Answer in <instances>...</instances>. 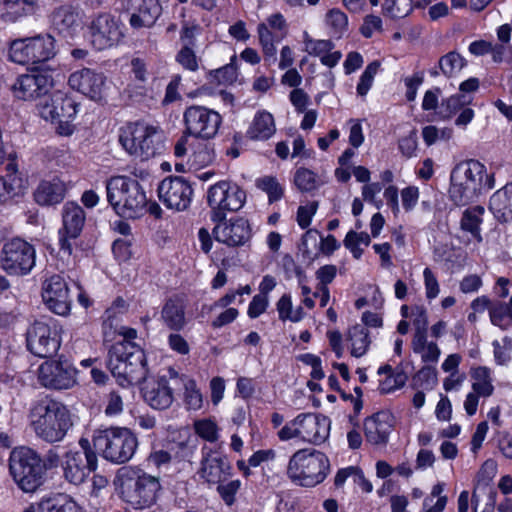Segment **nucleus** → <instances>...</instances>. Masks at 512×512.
<instances>
[{"label":"nucleus","mask_w":512,"mask_h":512,"mask_svg":"<svg viewBox=\"0 0 512 512\" xmlns=\"http://www.w3.org/2000/svg\"><path fill=\"white\" fill-rule=\"evenodd\" d=\"M42 298L55 314L65 316L70 312L71 298L66 281L60 275H53L43 283Z\"/></svg>","instance_id":"b1692460"},{"label":"nucleus","mask_w":512,"mask_h":512,"mask_svg":"<svg viewBox=\"0 0 512 512\" xmlns=\"http://www.w3.org/2000/svg\"><path fill=\"white\" fill-rule=\"evenodd\" d=\"M9 472L16 485L25 493L36 492L47 478L42 457L34 449L26 446L11 451Z\"/></svg>","instance_id":"20e7f679"},{"label":"nucleus","mask_w":512,"mask_h":512,"mask_svg":"<svg viewBox=\"0 0 512 512\" xmlns=\"http://www.w3.org/2000/svg\"><path fill=\"white\" fill-rule=\"evenodd\" d=\"M217 491L223 501L231 506L235 502V495L240 489L241 482L239 480H232L226 484H217Z\"/></svg>","instance_id":"5fc2aeb1"},{"label":"nucleus","mask_w":512,"mask_h":512,"mask_svg":"<svg viewBox=\"0 0 512 512\" xmlns=\"http://www.w3.org/2000/svg\"><path fill=\"white\" fill-rule=\"evenodd\" d=\"M294 183L301 192H310L317 187L316 175L309 169L299 168L295 172Z\"/></svg>","instance_id":"37998d69"},{"label":"nucleus","mask_w":512,"mask_h":512,"mask_svg":"<svg viewBox=\"0 0 512 512\" xmlns=\"http://www.w3.org/2000/svg\"><path fill=\"white\" fill-rule=\"evenodd\" d=\"M185 402L187 407L192 410H198L202 407V394L196 388L194 380L190 379L185 382Z\"/></svg>","instance_id":"3c124183"},{"label":"nucleus","mask_w":512,"mask_h":512,"mask_svg":"<svg viewBox=\"0 0 512 512\" xmlns=\"http://www.w3.org/2000/svg\"><path fill=\"white\" fill-rule=\"evenodd\" d=\"M275 133L273 116L268 112L258 113L247 134L253 140H266Z\"/></svg>","instance_id":"f704fd0d"},{"label":"nucleus","mask_w":512,"mask_h":512,"mask_svg":"<svg viewBox=\"0 0 512 512\" xmlns=\"http://www.w3.org/2000/svg\"><path fill=\"white\" fill-rule=\"evenodd\" d=\"M426 297L428 299H434L439 294L438 281L430 268H425L423 272Z\"/></svg>","instance_id":"bf43d9fd"},{"label":"nucleus","mask_w":512,"mask_h":512,"mask_svg":"<svg viewBox=\"0 0 512 512\" xmlns=\"http://www.w3.org/2000/svg\"><path fill=\"white\" fill-rule=\"evenodd\" d=\"M35 265V249L28 242L14 238L4 244L0 267L9 275H26Z\"/></svg>","instance_id":"ddd939ff"},{"label":"nucleus","mask_w":512,"mask_h":512,"mask_svg":"<svg viewBox=\"0 0 512 512\" xmlns=\"http://www.w3.org/2000/svg\"><path fill=\"white\" fill-rule=\"evenodd\" d=\"M161 318L164 324L171 330L180 331L186 325L185 305L178 298H171L166 301L161 311Z\"/></svg>","instance_id":"473e14b6"},{"label":"nucleus","mask_w":512,"mask_h":512,"mask_svg":"<svg viewBox=\"0 0 512 512\" xmlns=\"http://www.w3.org/2000/svg\"><path fill=\"white\" fill-rule=\"evenodd\" d=\"M317 203L313 202L310 207L300 206L297 211V222L302 229L307 228L311 223L312 216L316 213Z\"/></svg>","instance_id":"69168bd1"},{"label":"nucleus","mask_w":512,"mask_h":512,"mask_svg":"<svg viewBox=\"0 0 512 512\" xmlns=\"http://www.w3.org/2000/svg\"><path fill=\"white\" fill-rule=\"evenodd\" d=\"M177 62L189 71H196L199 68L195 52L188 45H184L176 56Z\"/></svg>","instance_id":"864d4df0"},{"label":"nucleus","mask_w":512,"mask_h":512,"mask_svg":"<svg viewBox=\"0 0 512 512\" xmlns=\"http://www.w3.org/2000/svg\"><path fill=\"white\" fill-rule=\"evenodd\" d=\"M49 501V512H82L81 508L74 501H66L59 504L56 500L47 499Z\"/></svg>","instance_id":"774afa93"},{"label":"nucleus","mask_w":512,"mask_h":512,"mask_svg":"<svg viewBox=\"0 0 512 512\" xmlns=\"http://www.w3.org/2000/svg\"><path fill=\"white\" fill-rule=\"evenodd\" d=\"M379 67L380 63L378 61H373L367 65L357 85V93L359 96H365L368 93Z\"/></svg>","instance_id":"de8ad7c7"},{"label":"nucleus","mask_w":512,"mask_h":512,"mask_svg":"<svg viewBox=\"0 0 512 512\" xmlns=\"http://www.w3.org/2000/svg\"><path fill=\"white\" fill-rule=\"evenodd\" d=\"M55 54V39L50 34L14 40L9 49L10 59L22 65L46 62Z\"/></svg>","instance_id":"9d476101"},{"label":"nucleus","mask_w":512,"mask_h":512,"mask_svg":"<svg viewBox=\"0 0 512 512\" xmlns=\"http://www.w3.org/2000/svg\"><path fill=\"white\" fill-rule=\"evenodd\" d=\"M65 191V183L58 177H54L40 182L34 192V198L40 205H54L63 200Z\"/></svg>","instance_id":"7c9ffc66"},{"label":"nucleus","mask_w":512,"mask_h":512,"mask_svg":"<svg viewBox=\"0 0 512 512\" xmlns=\"http://www.w3.org/2000/svg\"><path fill=\"white\" fill-rule=\"evenodd\" d=\"M195 432L198 436L208 442H215L218 440V427L215 422L203 419L194 423Z\"/></svg>","instance_id":"8fccbe9b"},{"label":"nucleus","mask_w":512,"mask_h":512,"mask_svg":"<svg viewBox=\"0 0 512 512\" xmlns=\"http://www.w3.org/2000/svg\"><path fill=\"white\" fill-rule=\"evenodd\" d=\"M183 121L185 135L209 140L216 136L222 123V117L213 109L200 105H191L185 109Z\"/></svg>","instance_id":"f8f14e48"},{"label":"nucleus","mask_w":512,"mask_h":512,"mask_svg":"<svg viewBox=\"0 0 512 512\" xmlns=\"http://www.w3.org/2000/svg\"><path fill=\"white\" fill-rule=\"evenodd\" d=\"M257 187L267 193L270 202L278 201L283 196V189L275 177L258 179Z\"/></svg>","instance_id":"49530a36"},{"label":"nucleus","mask_w":512,"mask_h":512,"mask_svg":"<svg viewBox=\"0 0 512 512\" xmlns=\"http://www.w3.org/2000/svg\"><path fill=\"white\" fill-rule=\"evenodd\" d=\"M174 388L165 377L147 382L142 388L145 402L153 409L164 410L171 406L174 401Z\"/></svg>","instance_id":"cd10ccee"},{"label":"nucleus","mask_w":512,"mask_h":512,"mask_svg":"<svg viewBox=\"0 0 512 512\" xmlns=\"http://www.w3.org/2000/svg\"><path fill=\"white\" fill-rule=\"evenodd\" d=\"M327 456L317 450L301 449L290 458L287 475L303 487H314L324 481L329 471Z\"/></svg>","instance_id":"423d86ee"},{"label":"nucleus","mask_w":512,"mask_h":512,"mask_svg":"<svg viewBox=\"0 0 512 512\" xmlns=\"http://www.w3.org/2000/svg\"><path fill=\"white\" fill-rule=\"evenodd\" d=\"M36 0H0V17L7 21L34 12Z\"/></svg>","instance_id":"72a5a7b5"},{"label":"nucleus","mask_w":512,"mask_h":512,"mask_svg":"<svg viewBox=\"0 0 512 512\" xmlns=\"http://www.w3.org/2000/svg\"><path fill=\"white\" fill-rule=\"evenodd\" d=\"M93 446L107 461L124 464L133 457L138 440L128 428L110 427L94 432Z\"/></svg>","instance_id":"39448f33"},{"label":"nucleus","mask_w":512,"mask_h":512,"mask_svg":"<svg viewBox=\"0 0 512 512\" xmlns=\"http://www.w3.org/2000/svg\"><path fill=\"white\" fill-rule=\"evenodd\" d=\"M411 316L413 317V326L415 330H427L428 315L427 310L423 306H413Z\"/></svg>","instance_id":"e2e57ef3"},{"label":"nucleus","mask_w":512,"mask_h":512,"mask_svg":"<svg viewBox=\"0 0 512 512\" xmlns=\"http://www.w3.org/2000/svg\"><path fill=\"white\" fill-rule=\"evenodd\" d=\"M120 496L135 509L155 503L161 489L159 479L149 474L129 473L121 477Z\"/></svg>","instance_id":"6e6552de"},{"label":"nucleus","mask_w":512,"mask_h":512,"mask_svg":"<svg viewBox=\"0 0 512 512\" xmlns=\"http://www.w3.org/2000/svg\"><path fill=\"white\" fill-rule=\"evenodd\" d=\"M85 219V211L79 204L67 202L63 206V229L59 232V245L62 253L68 256L72 254V244L70 240L75 239L80 235Z\"/></svg>","instance_id":"6ab92c4d"},{"label":"nucleus","mask_w":512,"mask_h":512,"mask_svg":"<svg viewBox=\"0 0 512 512\" xmlns=\"http://www.w3.org/2000/svg\"><path fill=\"white\" fill-rule=\"evenodd\" d=\"M489 208L498 221L504 223L512 220V183L492 195Z\"/></svg>","instance_id":"2f4dec72"},{"label":"nucleus","mask_w":512,"mask_h":512,"mask_svg":"<svg viewBox=\"0 0 512 512\" xmlns=\"http://www.w3.org/2000/svg\"><path fill=\"white\" fill-rule=\"evenodd\" d=\"M490 320L505 330L512 324V311L506 303H497L490 308Z\"/></svg>","instance_id":"a19ab883"},{"label":"nucleus","mask_w":512,"mask_h":512,"mask_svg":"<svg viewBox=\"0 0 512 512\" xmlns=\"http://www.w3.org/2000/svg\"><path fill=\"white\" fill-rule=\"evenodd\" d=\"M215 150L211 144H202L193 153V162L199 167L210 165L215 160Z\"/></svg>","instance_id":"603ef678"},{"label":"nucleus","mask_w":512,"mask_h":512,"mask_svg":"<svg viewBox=\"0 0 512 512\" xmlns=\"http://www.w3.org/2000/svg\"><path fill=\"white\" fill-rule=\"evenodd\" d=\"M245 200V191L236 184L220 181L211 186L208 190L207 202L212 209V220H224L227 212L241 209Z\"/></svg>","instance_id":"9b49d317"},{"label":"nucleus","mask_w":512,"mask_h":512,"mask_svg":"<svg viewBox=\"0 0 512 512\" xmlns=\"http://www.w3.org/2000/svg\"><path fill=\"white\" fill-rule=\"evenodd\" d=\"M232 471L227 456L207 446L202 448L199 476L209 484H220L226 481Z\"/></svg>","instance_id":"aec40b11"},{"label":"nucleus","mask_w":512,"mask_h":512,"mask_svg":"<svg viewBox=\"0 0 512 512\" xmlns=\"http://www.w3.org/2000/svg\"><path fill=\"white\" fill-rule=\"evenodd\" d=\"M413 10V0H385L382 5L384 15L392 18H402Z\"/></svg>","instance_id":"58836bf2"},{"label":"nucleus","mask_w":512,"mask_h":512,"mask_svg":"<svg viewBox=\"0 0 512 512\" xmlns=\"http://www.w3.org/2000/svg\"><path fill=\"white\" fill-rule=\"evenodd\" d=\"M215 78L220 84L232 83L237 78V69L233 63L214 71Z\"/></svg>","instance_id":"680f3d73"},{"label":"nucleus","mask_w":512,"mask_h":512,"mask_svg":"<svg viewBox=\"0 0 512 512\" xmlns=\"http://www.w3.org/2000/svg\"><path fill=\"white\" fill-rule=\"evenodd\" d=\"M296 417L286 423L277 433L278 438L281 441H288L293 438H300V426L298 424H295Z\"/></svg>","instance_id":"338daca9"},{"label":"nucleus","mask_w":512,"mask_h":512,"mask_svg":"<svg viewBox=\"0 0 512 512\" xmlns=\"http://www.w3.org/2000/svg\"><path fill=\"white\" fill-rule=\"evenodd\" d=\"M483 213L484 208L482 206H475L466 209L460 221L461 229L469 232L477 242L482 241V236L480 234V225L482 223L481 216L483 215Z\"/></svg>","instance_id":"e433bc0d"},{"label":"nucleus","mask_w":512,"mask_h":512,"mask_svg":"<svg viewBox=\"0 0 512 512\" xmlns=\"http://www.w3.org/2000/svg\"><path fill=\"white\" fill-rule=\"evenodd\" d=\"M268 296L257 294L253 297L248 307V316L250 318H257L265 312L268 307Z\"/></svg>","instance_id":"13d9d810"},{"label":"nucleus","mask_w":512,"mask_h":512,"mask_svg":"<svg viewBox=\"0 0 512 512\" xmlns=\"http://www.w3.org/2000/svg\"><path fill=\"white\" fill-rule=\"evenodd\" d=\"M213 229L216 241L228 247H239L245 245L251 238L252 231L248 220L237 217L229 221L221 220Z\"/></svg>","instance_id":"5701e85b"},{"label":"nucleus","mask_w":512,"mask_h":512,"mask_svg":"<svg viewBox=\"0 0 512 512\" xmlns=\"http://www.w3.org/2000/svg\"><path fill=\"white\" fill-rule=\"evenodd\" d=\"M415 385L423 389H432L437 383V371L434 367L424 366L413 378Z\"/></svg>","instance_id":"09e8293b"},{"label":"nucleus","mask_w":512,"mask_h":512,"mask_svg":"<svg viewBox=\"0 0 512 512\" xmlns=\"http://www.w3.org/2000/svg\"><path fill=\"white\" fill-rule=\"evenodd\" d=\"M133 351L125 364L115 363L113 374L117 378L120 385H137L142 383L148 374L146 356L144 351L139 347H130Z\"/></svg>","instance_id":"4be33fe9"},{"label":"nucleus","mask_w":512,"mask_h":512,"mask_svg":"<svg viewBox=\"0 0 512 512\" xmlns=\"http://www.w3.org/2000/svg\"><path fill=\"white\" fill-rule=\"evenodd\" d=\"M28 350L35 356L47 358L60 348V337L53 322L35 321L27 330Z\"/></svg>","instance_id":"4468645a"},{"label":"nucleus","mask_w":512,"mask_h":512,"mask_svg":"<svg viewBox=\"0 0 512 512\" xmlns=\"http://www.w3.org/2000/svg\"><path fill=\"white\" fill-rule=\"evenodd\" d=\"M389 413L381 411L365 419L366 440L373 445H385L392 429Z\"/></svg>","instance_id":"c756f323"},{"label":"nucleus","mask_w":512,"mask_h":512,"mask_svg":"<svg viewBox=\"0 0 512 512\" xmlns=\"http://www.w3.org/2000/svg\"><path fill=\"white\" fill-rule=\"evenodd\" d=\"M417 132L412 130L409 135L399 140V149L405 157H412L417 150Z\"/></svg>","instance_id":"4d7b16f0"},{"label":"nucleus","mask_w":512,"mask_h":512,"mask_svg":"<svg viewBox=\"0 0 512 512\" xmlns=\"http://www.w3.org/2000/svg\"><path fill=\"white\" fill-rule=\"evenodd\" d=\"M374 30H377V31L382 30V20L378 16L367 15L364 18V22L360 28V32L364 37L370 38L372 36Z\"/></svg>","instance_id":"052dcab7"},{"label":"nucleus","mask_w":512,"mask_h":512,"mask_svg":"<svg viewBox=\"0 0 512 512\" xmlns=\"http://www.w3.org/2000/svg\"><path fill=\"white\" fill-rule=\"evenodd\" d=\"M295 424L300 426V439L316 445L326 441L330 432V420L323 415L299 414Z\"/></svg>","instance_id":"393cba45"},{"label":"nucleus","mask_w":512,"mask_h":512,"mask_svg":"<svg viewBox=\"0 0 512 512\" xmlns=\"http://www.w3.org/2000/svg\"><path fill=\"white\" fill-rule=\"evenodd\" d=\"M109 204L121 217L136 219L147 212L148 198L140 183L126 176H115L106 183Z\"/></svg>","instance_id":"7ed1b4c3"},{"label":"nucleus","mask_w":512,"mask_h":512,"mask_svg":"<svg viewBox=\"0 0 512 512\" xmlns=\"http://www.w3.org/2000/svg\"><path fill=\"white\" fill-rule=\"evenodd\" d=\"M468 103L469 100L466 99L464 95H453L442 101L439 115L444 119H449L454 113Z\"/></svg>","instance_id":"79ce46f5"},{"label":"nucleus","mask_w":512,"mask_h":512,"mask_svg":"<svg viewBox=\"0 0 512 512\" xmlns=\"http://www.w3.org/2000/svg\"><path fill=\"white\" fill-rule=\"evenodd\" d=\"M77 371L66 359L48 360L38 369V380L49 389L62 390L73 387L76 383Z\"/></svg>","instance_id":"2eb2a0df"},{"label":"nucleus","mask_w":512,"mask_h":512,"mask_svg":"<svg viewBox=\"0 0 512 512\" xmlns=\"http://www.w3.org/2000/svg\"><path fill=\"white\" fill-rule=\"evenodd\" d=\"M158 194L168 208L184 211L190 206L193 189L184 178L170 177L160 183Z\"/></svg>","instance_id":"a211bd4d"},{"label":"nucleus","mask_w":512,"mask_h":512,"mask_svg":"<svg viewBox=\"0 0 512 512\" xmlns=\"http://www.w3.org/2000/svg\"><path fill=\"white\" fill-rule=\"evenodd\" d=\"M438 64L445 76L452 77L465 66V61L459 53L452 51L442 56Z\"/></svg>","instance_id":"ea45409f"},{"label":"nucleus","mask_w":512,"mask_h":512,"mask_svg":"<svg viewBox=\"0 0 512 512\" xmlns=\"http://www.w3.org/2000/svg\"><path fill=\"white\" fill-rule=\"evenodd\" d=\"M305 51L312 56H319L320 58L330 52L334 48V43L330 40H314L304 33Z\"/></svg>","instance_id":"c03bdc74"},{"label":"nucleus","mask_w":512,"mask_h":512,"mask_svg":"<svg viewBox=\"0 0 512 512\" xmlns=\"http://www.w3.org/2000/svg\"><path fill=\"white\" fill-rule=\"evenodd\" d=\"M68 83L72 89L77 90L92 100L98 101L103 98L105 77L102 73L85 68L72 73Z\"/></svg>","instance_id":"a878e982"},{"label":"nucleus","mask_w":512,"mask_h":512,"mask_svg":"<svg viewBox=\"0 0 512 512\" xmlns=\"http://www.w3.org/2000/svg\"><path fill=\"white\" fill-rule=\"evenodd\" d=\"M129 24L134 29L152 27L162 13L158 0H131Z\"/></svg>","instance_id":"c85d7f7f"},{"label":"nucleus","mask_w":512,"mask_h":512,"mask_svg":"<svg viewBox=\"0 0 512 512\" xmlns=\"http://www.w3.org/2000/svg\"><path fill=\"white\" fill-rule=\"evenodd\" d=\"M39 115L46 121L57 123L60 135H71L74 131L71 121L77 113L76 102L66 93L56 90L47 94L37 105Z\"/></svg>","instance_id":"1a4fd4ad"},{"label":"nucleus","mask_w":512,"mask_h":512,"mask_svg":"<svg viewBox=\"0 0 512 512\" xmlns=\"http://www.w3.org/2000/svg\"><path fill=\"white\" fill-rule=\"evenodd\" d=\"M494 187V177L487 174L485 166L471 159L456 165L451 173L450 197L456 205H466L481 191Z\"/></svg>","instance_id":"f03ea898"},{"label":"nucleus","mask_w":512,"mask_h":512,"mask_svg":"<svg viewBox=\"0 0 512 512\" xmlns=\"http://www.w3.org/2000/svg\"><path fill=\"white\" fill-rule=\"evenodd\" d=\"M29 418L35 435L49 444L61 442L73 426L68 408L63 403L48 398L32 406Z\"/></svg>","instance_id":"f257e3e1"},{"label":"nucleus","mask_w":512,"mask_h":512,"mask_svg":"<svg viewBox=\"0 0 512 512\" xmlns=\"http://www.w3.org/2000/svg\"><path fill=\"white\" fill-rule=\"evenodd\" d=\"M326 22L334 35L341 36L347 30V16L339 9L329 10L326 15Z\"/></svg>","instance_id":"a18cd8bd"},{"label":"nucleus","mask_w":512,"mask_h":512,"mask_svg":"<svg viewBox=\"0 0 512 512\" xmlns=\"http://www.w3.org/2000/svg\"><path fill=\"white\" fill-rule=\"evenodd\" d=\"M81 22V9L68 3L55 7L50 15L52 28L64 37L73 36L78 31Z\"/></svg>","instance_id":"bb28decb"},{"label":"nucleus","mask_w":512,"mask_h":512,"mask_svg":"<svg viewBox=\"0 0 512 512\" xmlns=\"http://www.w3.org/2000/svg\"><path fill=\"white\" fill-rule=\"evenodd\" d=\"M406 376L403 373L390 374L380 383L379 390L382 394H387L405 384Z\"/></svg>","instance_id":"6e6d98bb"},{"label":"nucleus","mask_w":512,"mask_h":512,"mask_svg":"<svg viewBox=\"0 0 512 512\" xmlns=\"http://www.w3.org/2000/svg\"><path fill=\"white\" fill-rule=\"evenodd\" d=\"M163 139L164 135L159 127L143 123L130 124L122 129L119 135L122 147L129 154L140 157L142 160L161 153L164 147Z\"/></svg>","instance_id":"0eeeda50"},{"label":"nucleus","mask_w":512,"mask_h":512,"mask_svg":"<svg viewBox=\"0 0 512 512\" xmlns=\"http://www.w3.org/2000/svg\"><path fill=\"white\" fill-rule=\"evenodd\" d=\"M61 466L64 478L74 485H79L96 470L97 455L96 453L85 455L80 451L69 450L63 456Z\"/></svg>","instance_id":"412c9836"},{"label":"nucleus","mask_w":512,"mask_h":512,"mask_svg":"<svg viewBox=\"0 0 512 512\" xmlns=\"http://www.w3.org/2000/svg\"><path fill=\"white\" fill-rule=\"evenodd\" d=\"M347 340L351 343V355L356 358L366 354L371 343L369 331L362 324H356L348 330Z\"/></svg>","instance_id":"c9c22d12"},{"label":"nucleus","mask_w":512,"mask_h":512,"mask_svg":"<svg viewBox=\"0 0 512 512\" xmlns=\"http://www.w3.org/2000/svg\"><path fill=\"white\" fill-rule=\"evenodd\" d=\"M130 347H137V345L129 341H119L113 344L109 349L107 365L112 375L116 372L113 364H125L128 361L130 353L133 351L129 349Z\"/></svg>","instance_id":"4c0bfd02"},{"label":"nucleus","mask_w":512,"mask_h":512,"mask_svg":"<svg viewBox=\"0 0 512 512\" xmlns=\"http://www.w3.org/2000/svg\"><path fill=\"white\" fill-rule=\"evenodd\" d=\"M89 34L92 45L97 50H104L118 44L123 33L120 21L109 13H101L90 22Z\"/></svg>","instance_id":"dca6fc26"},{"label":"nucleus","mask_w":512,"mask_h":512,"mask_svg":"<svg viewBox=\"0 0 512 512\" xmlns=\"http://www.w3.org/2000/svg\"><path fill=\"white\" fill-rule=\"evenodd\" d=\"M168 344L173 351L182 355H186L190 351L188 342L182 335L177 333H171L168 336Z\"/></svg>","instance_id":"0e129e2a"},{"label":"nucleus","mask_w":512,"mask_h":512,"mask_svg":"<svg viewBox=\"0 0 512 512\" xmlns=\"http://www.w3.org/2000/svg\"><path fill=\"white\" fill-rule=\"evenodd\" d=\"M53 86V77L49 71L32 70L20 75L12 85L14 96L22 100L45 97Z\"/></svg>","instance_id":"f3484780"}]
</instances>
